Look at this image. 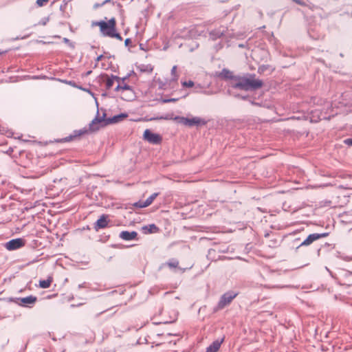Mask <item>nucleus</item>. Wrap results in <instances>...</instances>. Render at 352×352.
I'll return each instance as SVG.
<instances>
[{"label":"nucleus","mask_w":352,"mask_h":352,"mask_svg":"<svg viewBox=\"0 0 352 352\" xmlns=\"http://www.w3.org/2000/svg\"><path fill=\"white\" fill-rule=\"evenodd\" d=\"M138 233L135 231H122L120 233L119 236L124 241H131L137 237Z\"/></svg>","instance_id":"14"},{"label":"nucleus","mask_w":352,"mask_h":352,"mask_svg":"<svg viewBox=\"0 0 352 352\" xmlns=\"http://www.w3.org/2000/svg\"><path fill=\"white\" fill-rule=\"evenodd\" d=\"M263 82L259 79L254 78L252 76H235L230 82V86L234 89L240 90H255L260 88Z\"/></svg>","instance_id":"2"},{"label":"nucleus","mask_w":352,"mask_h":352,"mask_svg":"<svg viewBox=\"0 0 352 352\" xmlns=\"http://www.w3.org/2000/svg\"><path fill=\"white\" fill-rule=\"evenodd\" d=\"M105 113H103L102 117L96 116L89 124V130L91 131H98L100 126H105L107 124L117 123L128 117L127 113H122L116 116H113L111 118L104 120Z\"/></svg>","instance_id":"3"},{"label":"nucleus","mask_w":352,"mask_h":352,"mask_svg":"<svg viewBox=\"0 0 352 352\" xmlns=\"http://www.w3.org/2000/svg\"><path fill=\"white\" fill-rule=\"evenodd\" d=\"M223 341V338L221 340H217L214 341L207 349L206 352H217Z\"/></svg>","instance_id":"16"},{"label":"nucleus","mask_w":352,"mask_h":352,"mask_svg":"<svg viewBox=\"0 0 352 352\" xmlns=\"http://www.w3.org/2000/svg\"><path fill=\"white\" fill-rule=\"evenodd\" d=\"M52 282V277H48V278L46 280H39V287L43 289L49 288L51 285Z\"/></svg>","instance_id":"21"},{"label":"nucleus","mask_w":352,"mask_h":352,"mask_svg":"<svg viewBox=\"0 0 352 352\" xmlns=\"http://www.w3.org/2000/svg\"><path fill=\"white\" fill-rule=\"evenodd\" d=\"M230 33L224 27H221L218 29L214 30L210 32V38L212 40H216L218 38H226L228 36H231Z\"/></svg>","instance_id":"7"},{"label":"nucleus","mask_w":352,"mask_h":352,"mask_svg":"<svg viewBox=\"0 0 352 352\" xmlns=\"http://www.w3.org/2000/svg\"><path fill=\"white\" fill-rule=\"evenodd\" d=\"M344 142L349 146H352V138L346 139Z\"/></svg>","instance_id":"33"},{"label":"nucleus","mask_w":352,"mask_h":352,"mask_svg":"<svg viewBox=\"0 0 352 352\" xmlns=\"http://www.w3.org/2000/svg\"><path fill=\"white\" fill-rule=\"evenodd\" d=\"M328 235L327 233L322 234H309L306 239H305L300 245V246H307L311 244L314 241L326 237Z\"/></svg>","instance_id":"11"},{"label":"nucleus","mask_w":352,"mask_h":352,"mask_svg":"<svg viewBox=\"0 0 352 352\" xmlns=\"http://www.w3.org/2000/svg\"><path fill=\"white\" fill-rule=\"evenodd\" d=\"M175 117H173L172 114H166L163 116L157 117V118H152L150 119V120H174Z\"/></svg>","instance_id":"24"},{"label":"nucleus","mask_w":352,"mask_h":352,"mask_svg":"<svg viewBox=\"0 0 352 352\" xmlns=\"http://www.w3.org/2000/svg\"><path fill=\"white\" fill-rule=\"evenodd\" d=\"M106 77V88L109 89L113 85L114 81L116 80L118 83H120L121 78L118 76L111 75V77H109L107 75H105Z\"/></svg>","instance_id":"15"},{"label":"nucleus","mask_w":352,"mask_h":352,"mask_svg":"<svg viewBox=\"0 0 352 352\" xmlns=\"http://www.w3.org/2000/svg\"><path fill=\"white\" fill-rule=\"evenodd\" d=\"M85 287V283H82V284H80L78 285V287L79 288H82V287Z\"/></svg>","instance_id":"39"},{"label":"nucleus","mask_w":352,"mask_h":352,"mask_svg":"<svg viewBox=\"0 0 352 352\" xmlns=\"http://www.w3.org/2000/svg\"><path fill=\"white\" fill-rule=\"evenodd\" d=\"M203 93H204V94H206V95L212 94V92H210V91H204Z\"/></svg>","instance_id":"40"},{"label":"nucleus","mask_w":352,"mask_h":352,"mask_svg":"<svg viewBox=\"0 0 352 352\" xmlns=\"http://www.w3.org/2000/svg\"><path fill=\"white\" fill-rule=\"evenodd\" d=\"M109 37L116 38H118V39H119L120 41L122 40V36L120 35V34H118V33H117L116 32V30H113V32L111 34H109Z\"/></svg>","instance_id":"26"},{"label":"nucleus","mask_w":352,"mask_h":352,"mask_svg":"<svg viewBox=\"0 0 352 352\" xmlns=\"http://www.w3.org/2000/svg\"><path fill=\"white\" fill-rule=\"evenodd\" d=\"M219 77L225 79H229L230 82H231L232 79L235 76L232 75V72L229 71L228 69H223L219 74Z\"/></svg>","instance_id":"20"},{"label":"nucleus","mask_w":352,"mask_h":352,"mask_svg":"<svg viewBox=\"0 0 352 352\" xmlns=\"http://www.w3.org/2000/svg\"><path fill=\"white\" fill-rule=\"evenodd\" d=\"M158 316H154L153 320L156 324H166L174 322L177 318L175 309H157Z\"/></svg>","instance_id":"4"},{"label":"nucleus","mask_w":352,"mask_h":352,"mask_svg":"<svg viewBox=\"0 0 352 352\" xmlns=\"http://www.w3.org/2000/svg\"><path fill=\"white\" fill-rule=\"evenodd\" d=\"M348 96V94H344L342 96V101H333L331 103L324 102V107L321 110L325 111V113H329L330 115L329 117L324 116L319 119H329L331 116H334L340 113L352 111V98L349 99Z\"/></svg>","instance_id":"1"},{"label":"nucleus","mask_w":352,"mask_h":352,"mask_svg":"<svg viewBox=\"0 0 352 352\" xmlns=\"http://www.w3.org/2000/svg\"><path fill=\"white\" fill-rule=\"evenodd\" d=\"M25 245L23 239L21 238L12 239L5 244V248L10 251L17 250Z\"/></svg>","instance_id":"10"},{"label":"nucleus","mask_w":352,"mask_h":352,"mask_svg":"<svg viewBox=\"0 0 352 352\" xmlns=\"http://www.w3.org/2000/svg\"><path fill=\"white\" fill-rule=\"evenodd\" d=\"M237 296V294L234 292H228L221 296L219 302V306L223 307L228 306L232 300Z\"/></svg>","instance_id":"8"},{"label":"nucleus","mask_w":352,"mask_h":352,"mask_svg":"<svg viewBox=\"0 0 352 352\" xmlns=\"http://www.w3.org/2000/svg\"><path fill=\"white\" fill-rule=\"evenodd\" d=\"M131 43V40L129 38H126L124 41L125 45H129V44Z\"/></svg>","instance_id":"36"},{"label":"nucleus","mask_w":352,"mask_h":352,"mask_svg":"<svg viewBox=\"0 0 352 352\" xmlns=\"http://www.w3.org/2000/svg\"><path fill=\"white\" fill-rule=\"evenodd\" d=\"M102 56H103L102 55L98 56L96 58V61L97 62L100 61L102 59Z\"/></svg>","instance_id":"38"},{"label":"nucleus","mask_w":352,"mask_h":352,"mask_svg":"<svg viewBox=\"0 0 352 352\" xmlns=\"http://www.w3.org/2000/svg\"><path fill=\"white\" fill-rule=\"evenodd\" d=\"M189 33H190V36H190V38H192V37H194V36H195L194 30H190V31L189 32Z\"/></svg>","instance_id":"35"},{"label":"nucleus","mask_w":352,"mask_h":352,"mask_svg":"<svg viewBox=\"0 0 352 352\" xmlns=\"http://www.w3.org/2000/svg\"><path fill=\"white\" fill-rule=\"evenodd\" d=\"M168 101H175V99L169 100Z\"/></svg>","instance_id":"44"},{"label":"nucleus","mask_w":352,"mask_h":352,"mask_svg":"<svg viewBox=\"0 0 352 352\" xmlns=\"http://www.w3.org/2000/svg\"><path fill=\"white\" fill-rule=\"evenodd\" d=\"M88 132V129L87 128H83L79 130L74 131L72 135L65 138V141H69L75 138L80 137Z\"/></svg>","instance_id":"17"},{"label":"nucleus","mask_w":352,"mask_h":352,"mask_svg":"<svg viewBox=\"0 0 352 352\" xmlns=\"http://www.w3.org/2000/svg\"><path fill=\"white\" fill-rule=\"evenodd\" d=\"M37 300L34 296H29L24 298H16L14 302L19 306H26L28 305H33Z\"/></svg>","instance_id":"12"},{"label":"nucleus","mask_w":352,"mask_h":352,"mask_svg":"<svg viewBox=\"0 0 352 352\" xmlns=\"http://www.w3.org/2000/svg\"><path fill=\"white\" fill-rule=\"evenodd\" d=\"M183 87H192L194 86V82L192 80L184 81L182 82Z\"/></svg>","instance_id":"29"},{"label":"nucleus","mask_w":352,"mask_h":352,"mask_svg":"<svg viewBox=\"0 0 352 352\" xmlns=\"http://www.w3.org/2000/svg\"><path fill=\"white\" fill-rule=\"evenodd\" d=\"M198 87L199 88V87H200V86H199V85L196 86V87H195V89H197Z\"/></svg>","instance_id":"43"},{"label":"nucleus","mask_w":352,"mask_h":352,"mask_svg":"<svg viewBox=\"0 0 352 352\" xmlns=\"http://www.w3.org/2000/svg\"><path fill=\"white\" fill-rule=\"evenodd\" d=\"M167 265L170 268H175L178 266L179 262L176 259H172L167 263Z\"/></svg>","instance_id":"25"},{"label":"nucleus","mask_w":352,"mask_h":352,"mask_svg":"<svg viewBox=\"0 0 352 352\" xmlns=\"http://www.w3.org/2000/svg\"><path fill=\"white\" fill-rule=\"evenodd\" d=\"M144 204V201H139L138 202H135L133 206L136 208H146V206H143L142 205Z\"/></svg>","instance_id":"30"},{"label":"nucleus","mask_w":352,"mask_h":352,"mask_svg":"<svg viewBox=\"0 0 352 352\" xmlns=\"http://www.w3.org/2000/svg\"><path fill=\"white\" fill-rule=\"evenodd\" d=\"M49 0H36V4L38 6L41 7L46 3Z\"/></svg>","instance_id":"31"},{"label":"nucleus","mask_w":352,"mask_h":352,"mask_svg":"<svg viewBox=\"0 0 352 352\" xmlns=\"http://www.w3.org/2000/svg\"><path fill=\"white\" fill-rule=\"evenodd\" d=\"M107 215H102L95 223L94 229L98 231L99 229H103L108 226L109 221Z\"/></svg>","instance_id":"13"},{"label":"nucleus","mask_w":352,"mask_h":352,"mask_svg":"<svg viewBox=\"0 0 352 352\" xmlns=\"http://www.w3.org/2000/svg\"><path fill=\"white\" fill-rule=\"evenodd\" d=\"M109 0H105L104 2H103V4L108 2Z\"/></svg>","instance_id":"41"},{"label":"nucleus","mask_w":352,"mask_h":352,"mask_svg":"<svg viewBox=\"0 0 352 352\" xmlns=\"http://www.w3.org/2000/svg\"><path fill=\"white\" fill-rule=\"evenodd\" d=\"M177 66L175 65L171 69V75L173 76V80H177V76L176 75Z\"/></svg>","instance_id":"28"},{"label":"nucleus","mask_w":352,"mask_h":352,"mask_svg":"<svg viewBox=\"0 0 352 352\" xmlns=\"http://www.w3.org/2000/svg\"><path fill=\"white\" fill-rule=\"evenodd\" d=\"M92 25L99 26L102 34L109 36V34L116 30V22L114 18H111L108 22L104 21H96L93 22Z\"/></svg>","instance_id":"5"},{"label":"nucleus","mask_w":352,"mask_h":352,"mask_svg":"<svg viewBox=\"0 0 352 352\" xmlns=\"http://www.w3.org/2000/svg\"><path fill=\"white\" fill-rule=\"evenodd\" d=\"M142 230L144 234H151L157 232L158 228L155 224H150L142 227Z\"/></svg>","instance_id":"18"},{"label":"nucleus","mask_w":352,"mask_h":352,"mask_svg":"<svg viewBox=\"0 0 352 352\" xmlns=\"http://www.w3.org/2000/svg\"><path fill=\"white\" fill-rule=\"evenodd\" d=\"M115 90L116 91L124 93L126 91H128L129 90H133V89L131 88L130 86H129L127 85H124L122 86V85H120V83H118V85L115 88Z\"/></svg>","instance_id":"22"},{"label":"nucleus","mask_w":352,"mask_h":352,"mask_svg":"<svg viewBox=\"0 0 352 352\" xmlns=\"http://www.w3.org/2000/svg\"><path fill=\"white\" fill-rule=\"evenodd\" d=\"M158 195V193L157 192H155L153 194H152L150 197H148L146 201H144V204L142 205L143 206H150L153 201H154V199L157 197V196Z\"/></svg>","instance_id":"23"},{"label":"nucleus","mask_w":352,"mask_h":352,"mask_svg":"<svg viewBox=\"0 0 352 352\" xmlns=\"http://www.w3.org/2000/svg\"><path fill=\"white\" fill-rule=\"evenodd\" d=\"M144 139L151 144H159L162 138L160 135L151 132L149 129H146L144 133Z\"/></svg>","instance_id":"9"},{"label":"nucleus","mask_w":352,"mask_h":352,"mask_svg":"<svg viewBox=\"0 0 352 352\" xmlns=\"http://www.w3.org/2000/svg\"><path fill=\"white\" fill-rule=\"evenodd\" d=\"M63 42L67 44L71 45L70 41L67 38H63Z\"/></svg>","instance_id":"34"},{"label":"nucleus","mask_w":352,"mask_h":352,"mask_svg":"<svg viewBox=\"0 0 352 352\" xmlns=\"http://www.w3.org/2000/svg\"><path fill=\"white\" fill-rule=\"evenodd\" d=\"M294 1H295L296 3H297L298 4H300V5H303V2H302L300 0H293Z\"/></svg>","instance_id":"37"},{"label":"nucleus","mask_w":352,"mask_h":352,"mask_svg":"<svg viewBox=\"0 0 352 352\" xmlns=\"http://www.w3.org/2000/svg\"><path fill=\"white\" fill-rule=\"evenodd\" d=\"M320 105H322V104L323 101H322V100H320Z\"/></svg>","instance_id":"42"},{"label":"nucleus","mask_w":352,"mask_h":352,"mask_svg":"<svg viewBox=\"0 0 352 352\" xmlns=\"http://www.w3.org/2000/svg\"><path fill=\"white\" fill-rule=\"evenodd\" d=\"M50 21V17H44L40 20L37 25H45Z\"/></svg>","instance_id":"27"},{"label":"nucleus","mask_w":352,"mask_h":352,"mask_svg":"<svg viewBox=\"0 0 352 352\" xmlns=\"http://www.w3.org/2000/svg\"><path fill=\"white\" fill-rule=\"evenodd\" d=\"M59 80L67 84V85H69L72 87H76V84L74 81H68L67 80Z\"/></svg>","instance_id":"32"},{"label":"nucleus","mask_w":352,"mask_h":352,"mask_svg":"<svg viewBox=\"0 0 352 352\" xmlns=\"http://www.w3.org/2000/svg\"><path fill=\"white\" fill-rule=\"evenodd\" d=\"M121 98L124 100L130 101L135 98V94L133 90H129L124 93L121 92Z\"/></svg>","instance_id":"19"},{"label":"nucleus","mask_w":352,"mask_h":352,"mask_svg":"<svg viewBox=\"0 0 352 352\" xmlns=\"http://www.w3.org/2000/svg\"><path fill=\"white\" fill-rule=\"evenodd\" d=\"M174 120H177L179 122L184 124V125L188 126H199V125H204L206 124V121L201 118L199 117H193L191 118H184V117H180V116H175L174 118Z\"/></svg>","instance_id":"6"}]
</instances>
